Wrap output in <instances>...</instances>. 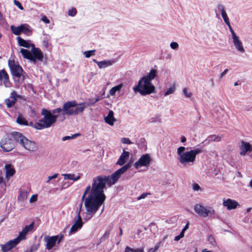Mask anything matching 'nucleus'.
I'll list each match as a JSON object with an SVG mask.
<instances>
[{"mask_svg": "<svg viewBox=\"0 0 252 252\" xmlns=\"http://www.w3.org/2000/svg\"><path fill=\"white\" fill-rule=\"evenodd\" d=\"M21 96L16 94V93L14 91L11 93V96L9 98H7L5 100V103L8 108L11 107L13 106L15 101L17 98H20Z\"/></svg>", "mask_w": 252, "mask_h": 252, "instance_id": "obj_17", "label": "nucleus"}, {"mask_svg": "<svg viewBox=\"0 0 252 252\" xmlns=\"http://www.w3.org/2000/svg\"><path fill=\"white\" fill-rule=\"evenodd\" d=\"M16 122L18 124L21 125H30V124H29L28 122L23 117L21 114H20L18 116V118H17Z\"/></svg>", "mask_w": 252, "mask_h": 252, "instance_id": "obj_28", "label": "nucleus"}, {"mask_svg": "<svg viewBox=\"0 0 252 252\" xmlns=\"http://www.w3.org/2000/svg\"><path fill=\"white\" fill-rule=\"evenodd\" d=\"M151 195V193H150V192L143 193L137 198V200H139L142 199H144V198H146L147 196V195Z\"/></svg>", "mask_w": 252, "mask_h": 252, "instance_id": "obj_45", "label": "nucleus"}, {"mask_svg": "<svg viewBox=\"0 0 252 252\" xmlns=\"http://www.w3.org/2000/svg\"><path fill=\"white\" fill-rule=\"evenodd\" d=\"M184 236V232H183V231H181V232L180 233V234L175 237V238H174V240L175 241H179L181 238H183V237Z\"/></svg>", "mask_w": 252, "mask_h": 252, "instance_id": "obj_47", "label": "nucleus"}, {"mask_svg": "<svg viewBox=\"0 0 252 252\" xmlns=\"http://www.w3.org/2000/svg\"><path fill=\"white\" fill-rule=\"evenodd\" d=\"M77 13V10L75 8H72L69 9L67 12V14L70 16H74Z\"/></svg>", "mask_w": 252, "mask_h": 252, "instance_id": "obj_39", "label": "nucleus"}, {"mask_svg": "<svg viewBox=\"0 0 252 252\" xmlns=\"http://www.w3.org/2000/svg\"><path fill=\"white\" fill-rule=\"evenodd\" d=\"M192 189L194 191H198L200 189V187L197 184L194 183L192 185Z\"/></svg>", "mask_w": 252, "mask_h": 252, "instance_id": "obj_49", "label": "nucleus"}, {"mask_svg": "<svg viewBox=\"0 0 252 252\" xmlns=\"http://www.w3.org/2000/svg\"><path fill=\"white\" fill-rule=\"evenodd\" d=\"M114 62L110 60H105L97 63V65L100 69L106 68L113 64Z\"/></svg>", "mask_w": 252, "mask_h": 252, "instance_id": "obj_25", "label": "nucleus"}, {"mask_svg": "<svg viewBox=\"0 0 252 252\" xmlns=\"http://www.w3.org/2000/svg\"><path fill=\"white\" fill-rule=\"evenodd\" d=\"M94 50H91L88 51H86L84 52V54L85 55L86 58H89L92 55H94Z\"/></svg>", "mask_w": 252, "mask_h": 252, "instance_id": "obj_41", "label": "nucleus"}, {"mask_svg": "<svg viewBox=\"0 0 252 252\" xmlns=\"http://www.w3.org/2000/svg\"><path fill=\"white\" fill-rule=\"evenodd\" d=\"M77 218V220L75 221L74 224L70 228L69 234L75 233L78 229H81L83 226L84 222L82 221L81 216H79Z\"/></svg>", "mask_w": 252, "mask_h": 252, "instance_id": "obj_16", "label": "nucleus"}, {"mask_svg": "<svg viewBox=\"0 0 252 252\" xmlns=\"http://www.w3.org/2000/svg\"><path fill=\"white\" fill-rule=\"evenodd\" d=\"M15 144L13 139L8 137L1 139L0 147L4 152H8L12 151L15 147Z\"/></svg>", "mask_w": 252, "mask_h": 252, "instance_id": "obj_7", "label": "nucleus"}, {"mask_svg": "<svg viewBox=\"0 0 252 252\" xmlns=\"http://www.w3.org/2000/svg\"><path fill=\"white\" fill-rule=\"evenodd\" d=\"M76 110H83L84 109V104H79V105L75 101H68L63 104V110L60 108L56 109L55 110H68L69 109L77 106Z\"/></svg>", "mask_w": 252, "mask_h": 252, "instance_id": "obj_12", "label": "nucleus"}, {"mask_svg": "<svg viewBox=\"0 0 252 252\" xmlns=\"http://www.w3.org/2000/svg\"><path fill=\"white\" fill-rule=\"evenodd\" d=\"M37 197L36 194L32 195L30 198V202H33L36 201L37 200Z\"/></svg>", "mask_w": 252, "mask_h": 252, "instance_id": "obj_51", "label": "nucleus"}, {"mask_svg": "<svg viewBox=\"0 0 252 252\" xmlns=\"http://www.w3.org/2000/svg\"><path fill=\"white\" fill-rule=\"evenodd\" d=\"M110 233V230H108L105 232L102 237L100 238V242L104 241L109 236Z\"/></svg>", "mask_w": 252, "mask_h": 252, "instance_id": "obj_37", "label": "nucleus"}, {"mask_svg": "<svg viewBox=\"0 0 252 252\" xmlns=\"http://www.w3.org/2000/svg\"><path fill=\"white\" fill-rule=\"evenodd\" d=\"M202 252H210L207 251L206 249H205V250H203Z\"/></svg>", "mask_w": 252, "mask_h": 252, "instance_id": "obj_64", "label": "nucleus"}, {"mask_svg": "<svg viewBox=\"0 0 252 252\" xmlns=\"http://www.w3.org/2000/svg\"><path fill=\"white\" fill-rule=\"evenodd\" d=\"M151 158L148 154L142 155L139 159L135 162L134 167L136 169H138L142 166H148L149 165Z\"/></svg>", "mask_w": 252, "mask_h": 252, "instance_id": "obj_10", "label": "nucleus"}, {"mask_svg": "<svg viewBox=\"0 0 252 252\" xmlns=\"http://www.w3.org/2000/svg\"><path fill=\"white\" fill-rule=\"evenodd\" d=\"M223 205L229 210L235 209L239 205L238 202L230 198L227 199L226 200H224Z\"/></svg>", "mask_w": 252, "mask_h": 252, "instance_id": "obj_19", "label": "nucleus"}, {"mask_svg": "<svg viewBox=\"0 0 252 252\" xmlns=\"http://www.w3.org/2000/svg\"><path fill=\"white\" fill-rule=\"evenodd\" d=\"M19 44L22 47L30 48L32 47L31 51L25 49H21L20 53L25 59H28L35 63L37 61H42L43 58L41 51L37 48H35L33 44L18 36L17 37Z\"/></svg>", "mask_w": 252, "mask_h": 252, "instance_id": "obj_3", "label": "nucleus"}, {"mask_svg": "<svg viewBox=\"0 0 252 252\" xmlns=\"http://www.w3.org/2000/svg\"><path fill=\"white\" fill-rule=\"evenodd\" d=\"M8 65L11 70L12 74L17 77H20L23 72L22 67L13 60H10L8 62Z\"/></svg>", "mask_w": 252, "mask_h": 252, "instance_id": "obj_9", "label": "nucleus"}, {"mask_svg": "<svg viewBox=\"0 0 252 252\" xmlns=\"http://www.w3.org/2000/svg\"><path fill=\"white\" fill-rule=\"evenodd\" d=\"M221 139V137L220 136L216 135H211L208 137V138L206 140H208L209 142L211 141H220Z\"/></svg>", "mask_w": 252, "mask_h": 252, "instance_id": "obj_31", "label": "nucleus"}, {"mask_svg": "<svg viewBox=\"0 0 252 252\" xmlns=\"http://www.w3.org/2000/svg\"><path fill=\"white\" fill-rule=\"evenodd\" d=\"M161 242H159L157 243L155 246V247L153 248V249L155 250V251H157L160 247V246Z\"/></svg>", "mask_w": 252, "mask_h": 252, "instance_id": "obj_53", "label": "nucleus"}, {"mask_svg": "<svg viewBox=\"0 0 252 252\" xmlns=\"http://www.w3.org/2000/svg\"><path fill=\"white\" fill-rule=\"evenodd\" d=\"M39 246L40 244L39 243L37 244H34L31 247L30 250L29 251H30V252H33L34 251H36L38 249Z\"/></svg>", "mask_w": 252, "mask_h": 252, "instance_id": "obj_38", "label": "nucleus"}, {"mask_svg": "<svg viewBox=\"0 0 252 252\" xmlns=\"http://www.w3.org/2000/svg\"><path fill=\"white\" fill-rule=\"evenodd\" d=\"M122 143L126 144H131L132 142L128 138H123L121 139Z\"/></svg>", "mask_w": 252, "mask_h": 252, "instance_id": "obj_43", "label": "nucleus"}, {"mask_svg": "<svg viewBox=\"0 0 252 252\" xmlns=\"http://www.w3.org/2000/svg\"><path fill=\"white\" fill-rule=\"evenodd\" d=\"M227 26L229 28V29L231 32V34H232V38L237 36V35L235 34L234 31L233 30V29L230 25V24H229V25H227Z\"/></svg>", "mask_w": 252, "mask_h": 252, "instance_id": "obj_48", "label": "nucleus"}, {"mask_svg": "<svg viewBox=\"0 0 252 252\" xmlns=\"http://www.w3.org/2000/svg\"><path fill=\"white\" fill-rule=\"evenodd\" d=\"M64 176L65 179L73 180L75 181L78 180L80 178L79 176H77L76 178H75V175L73 174H64Z\"/></svg>", "mask_w": 252, "mask_h": 252, "instance_id": "obj_34", "label": "nucleus"}, {"mask_svg": "<svg viewBox=\"0 0 252 252\" xmlns=\"http://www.w3.org/2000/svg\"><path fill=\"white\" fill-rule=\"evenodd\" d=\"M203 151L199 148L191 150L184 152L178 159L180 163L184 166L192 165L195 161L197 155L202 153Z\"/></svg>", "mask_w": 252, "mask_h": 252, "instance_id": "obj_5", "label": "nucleus"}, {"mask_svg": "<svg viewBox=\"0 0 252 252\" xmlns=\"http://www.w3.org/2000/svg\"><path fill=\"white\" fill-rule=\"evenodd\" d=\"M195 212L200 217L206 218L209 215L214 214L215 212L213 210L208 209L200 204H196L194 207Z\"/></svg>", "mask_w": 252, "mask_h": 252, "instance_id": "obj_8", "label": "nucleus"}, {"mask_svg": "<svg viewBox=\"0 0 252 252\" xmlns=\"http://www.w3.org/2000/svg\"><path fill=\"white\" fill-rule=\"evenodd\" d=\"M51 111H41L43 118L39 122H30V126L38 129H42L50 127L56 121L57 116L53 115Z\"/></svg>", "mask_w": 252, "mask_h": 252, "instance_id": "obj_4", "label": "nucleus"}, {"mask_svg": "<svg viewBox=\"0 0 252 252\" xmlns=\"http://www.w3.org/2000/svg\"><path fill=\"white\" fill-rule=\"evenodd\" d=\"M6 169V177L8 178L14 175L15 170L12 168L11 164H6L5 166Z\"/></svg>", "mask_w": 252, "mask_h": 252, "instance_id": "obj_26", "label": "nucleus"}, {"mask_svg": "<svg viewBox=\"0 0 252 252\" xmlns=\"http://www.w3.org/2000/svg\"><path fill=\"white\" fill-rule=\"evenodd\" d=\"M232 38L233 43L237 51L240 53H244L245 50L243 46V43L242 41L239 39V37L237 36Z\"/></svg>", "mask_w": 252, "mask_h": 252, "instance_id": "obj_18", "label": "nucleus"}, {"mask_svg": "<svg viewBox=\"0 0 252 252\" xmlns=\"http://www.w3.org/2000/svg\"><path fill=\"white\" fill-rule=\"evenodd\" d=\"M186 141V138L185 136H183L181 137V142L184 143Z\"/></svg>", "mask_w": 252, "mask_h": 252, "instance_id": "obj_58", "label": "nucleus"}, {"mask_svg": "<svg viewBox=\"0 0 252 252\" xmlns=\"http://www.w3.org/2000/svg\"><path fill=\"white\" fill-rule=\"evenodd\" d=\"M20 242L19 240L16 238L13 240L9 241L4 244H1L0 245L1 251L2 252H8L15 247Z\"/></svg>", "mask_w": 252, "mask_h": 252, "instance_id": "obj_11", "label": "nucleus"}, {"mask_svg": "<svg viewBox=\"0 0 252 252\" xmlns=\"http://www.w3.org/2000/svg\"><path fill=\"white\" fill-rule=\"evenodd\" d=\"M189 228V223H187L186 225L185 226L184 228L182 229V231L183 232H185V231L187 229Z\"/></svg>", "mask_w": 252, "mask_h": 252, "instance_id": "obj_57", "label": "nucleus"}, {"mask_svg": "<svg viewBox=\"0 0 252 252\" xmlns=\"http://www.w3.org/2000/svg\"><path fill=\"white\" fill-rule=\"evenodd\" d=\"M130 166V163H128L111 175L97 176L93 178L92 186L89 185L86 187L81 198L85 201L87 211L85 220L91 219L105 200L104 189L106 185L109 187L114 185Z\"/></svg>", "mask_w": 252, "mask_h": 252, "instance_id": "obj_1", "label": "nucleus"}, {"mask_svg": "<svg viewBox=\"0 0 252 252\" xmlns=\"http://www.w3.org/2000/svg\"><path fill=\"white\" fill-rule=\"evenodd\" d=\"M175 91V87L174 86H173L167 90V91L164 93V96H166L174 93Z\"/></svg>", "mask_w": 252, "mask_h": 252, "instance_id": "obj_36", "label": "nucleus"}, {"mask_svg": "<svg viewBox=\"0 0 252 252\" xmlns=\"http://www.w3.org/2000/svg\"><path fill=\"white\" fill-rule=\"evenodd\" d=\"M185 150V148L183 146H181L177 149V154L178 157L181 156L184 153Z\"/></svg>", "mask_w": 252, "mask_h": 252, "instance_id": "obj_40", "label": "nucleus"}, {"mask_svg": "<svg viewBox=\"0 0 252 252\" xmlns=\"http://www.w3.org/2000/svg\"><path fill=\"white\" fill-rule=\"evenodd\" d=\"M240 147V154L241 156H245L248 153L252 152V145L248 142L241 141Z\"/></svg>", "mask_w": 252, "mask_h": 252, "instance_id": "obj_13", "label": "nucleus"}, {"mask_svg": "<svg viewBox=\"0 0 252 252\" xmlns=\"http://www.w3.org/2000/svg\"><path fill=\"white\" fill-rule=\"evenodd\" d=\"M225 23L227 25H229L230 24V22H229V18L228 17V16L223 18Z\"/></svg>", "mask_w": 252, "mask_h": 252, "instance_id": "obj_56", "label": "nucleus"}, {"mask_svg": "<svg viewBox=\"0 0 252 252\" xmlns=\"http://www.w3.org/2000/svg\"><path fill=\"white\" fill-rule=\"evenodd\" d=\"M35 112H36V111H31V116H33V115H35Z\"/></svg>", "mask_w": 252, "mask_h": 252, "instance_id": "obj_63", "label": "nucleus"}, {"mask_svg": "<svg viewBox=\"0 0 252 252\" xmlns=\"http://www.w3.org/2000/svg\"><path fill=\"white\" fill-rule=\"evenodd\" d=\"M208 241L212 244H214L215 243L214 237L212 235H209L208 237Z\"/></svg>", "mask_w": 252, "mask_h": 252, "instance_id": "obj_50", "label": "nucleus"}, {"mask_svg": "<svg viewBox=\"0 0 252 252\" xmlns=\"http://www.w3.org/2000/svg\"><path fill=\"white\" fill-rule=\"evenodd\" d=\"M63 238L64 236L63 234L48 237L46 238V249L48 250H51L56 245V242H57L58 244H59L61 243V242L63 240Z\"/></svg>", "mask_w": 252, "mask_h": 252, "instance_id": "obj_6", "label": "nucleus"}, {"mask_svg": "<svg viewBox=\"0 0 252 252\" xmlns=\"http://www.w3.org/2000/svg\"><path fill=\"white\" fill-rule=\"evenodd\" d=\"M170 47L174 50H176L179 47V44L176 42H172L170 44Z\"/></svg>", "mask_w": 252, "mask_h": 252, "instance_id": "obj_42", "label": "nucleus"}, {"mask_svg": "<svg viewBox=\"0 0 252 252\" xmlns=\"http://www.w3.org/2000/svg\"><path fill=\"white\" fill-rule=\"evenodd\" d=\"M21 145L25 149L31 152L35 151L38 149V147L34 142L31 141L27 138H25V140H24L23 143H22Z\"/></svg>", "mask_w": 252, "mask_h": 252, "instance_id": "obj_15", "label": "nucleus"}, {"mask_svg": "<svg viewBox=\"0 0 252 252\" xmlns=\"http://www.w3.org/2000/svg\"><path fill=\"white\" fill-rule=\"evenodd\" d=\"M0 81L6 87H9L10 81L9 80L8 75L4 70L0 71Z\"/></svg>", "mask_w": 252, "mask_h": 252, "instance_id": "obj_20", "label": "nucleus"}, {"mask_svg": "<svg viewBox=\"0 0 252 252\" xmlns=\"http://www.w3.org/2000/svg\"><path fill=\"white\" fill-rule=\"evenodd\" d=\"M129 157V153L128 152L124 151L122 153L121 155L120 156L119 159L117 161L116 164L119 165H124L126 163V160L128 159Z\"/></svg>", "mask_w": 252, "mask_h": 252, "instance_id": "obj_23", "label": "nucleus"}, {"mask_svg": "<svg viewBox=\"0 0 252 252\" xmlns=\"http://www.w3.org/2000/svg\"><path fill=\"white\" fill-rule=\"evenodd\" d=\"M183 93L184 96L187 98H191L192 94V93L189 91V90L186 88H184L183 90Z\"/></svg>", "mask_w": 252, "mask_h": 252, "instance_id": "obj_35", "label": "nucleus"}, {"mask_svg": "<svg viewBox=\"0 0 252 252\" xmlns=\"http://www.w3.org/2000/svg\"><path fill=\"white\" fill-rule=\"evenodd\" d=\"M148 252H155V250L153 249V248H150Z\"/></svg>", "mask_w": 252, "mask_h": 252, "instance_id": "obj_62", "label": "nucleus"}, {"mask_svg": "<svg viewBox=\"0 0 252 252\" xmlns=\"http://www.w3.org/2000/svg\"><path fill=\"white\" fill-rule=\"evenodd\" d=\"M34 227V222H32L30 225H26L21 232H20L17 237L20 241L26 239V235L28 232L32 231Z\"/></svg>", "mask_w": 252, "mask_h": 252, "instance_id": "obj_14", "label": "nucleus"}, {"mask_svg": "<svg viewBox=\"0 0 252 252\" xmlns=\"http://www.w3.org/2000/svg\"><path fill=\"white\" fill-rule=\"evenodd\" d=\"M41 20L46 24H48L50 23L49 20L47 18V17L46 16H43L41 18Z\"/></svg>", "mask_w": 252, "mask_h": 252, "instance_id": "obj_52", "label": "nucleus"}, {"mask_svg": "<svg viewBox=\"0 0 252 252\" xmlns=\"http://www.w3.org/2000/svg\"><path fill=\"white\" fill-rule=\"evenodd\" d=\"M104 121L106 123L110 126L114 125L117 120L114 116L113 111H109L107 116L104 117Z\"/></svg>", "mask_w": 252, "mask_h": 252, "instance_id": "obj_24", "label": "nucleus"}, {"mask_svg": "<svg viewBox=\"0 0 252 252\" xmlns=\"http://www.w3.org/2000/svg\"><path fill=\"white\" fill-rule=\"evenodd\" d=\"M57 111H53L54 114H55ZM58 112H62V114L63 116L66 115L67 116L76 115H78L79 111H57Z\"/></svg>", "mask_w": 252, "mask_h": 252, "instance_id": "obj_33", "label": "nucleus"}, {"mask_svg": "<svg viewBox=\"0 0 252 252\" xmlns=\"http://www.w3.org/2000/svg\"><path fill=\"white\" fill-rule=\"evenodd\" d=\"M57 176H58L57 174H55L54 175H53L52 176H49L48 180L47 182H49L52 179H55L56 178H57Z\"/></svg>", "mask_w": 252, "mask_h": 252, "instance_id": "obj_54", "label": "nucleus"}, {"mask_svg": "<svg viewBox=\"0 0 252 252\" xmlns=\"http://www.w3.org/2000/svg\"><path fill=\"white\" fill-rule=\"evenodd\" d=\"M125 252H144V248L133 249L127 246L125 249Z\"/></svg>", "mask_w": 252, "mask_h": 252, "instance_id": "obj_29", "label": "nucleus"}, {"mask_svg": "<svg viewBox=\"0 0 252 252\" xmlns=\"http://www.w3.org/2000/svg\"><path fill=\"white\" fill-rule=\"evenodd\" d=\"M14 4L17 6V7H18V8L21 9V10H23L24 8L22 6V5H21V3L20 2H19L18 1H17V0H14Z\"/></svg>", "mask_w": 252, "mask_h": 252, "instance_id": "obj_46", "label": "nucleus"}, {"mask_svg": "<svg viewBox=\"0 0 252 252\" xmlns=\"http://www.w3.org/2000/svg\"><path fill=\"white\" fill-rule=\"evenodd\" d=\"M81 209L82 208H79V210H78L77 214V217H78L79 216H81L80 215V213H81Z\"/></svg>", "mask_w": 252, "mask_h": 252, "instance_id": "obj_59", "label": "nucleus"}, {"mask_svg": "<svg viewBox=\"0 0 252 252\" xmlns=\"http://www.w3.org/2000/svg\"><path fill=\"white\" fill-rule=\"evenodd\" d=\"M227 71H228V69H225V70H224V71H223V72L220 74V79H221V78L223 77V76H224V75L226 74V73L227 72Z\"/></svg>", "mask_w": 252, "mask_h": 252, "instance_id": "obj_55", "label": "nucleus"}, {"mask_svg": "<svg viewBox=\"0 0 252 252\" xmlns=\"http://www.w3.org/2000/svg\"><path fill=\"white\" fill-rule=\"evenodd\" d=\"M157 73L156 69H151L149 73L139 80L137 85L133 88L134 92L143 95L154 93L155 87L151 81L157 76Z\"/></svg>", "mask_w": 252, "mask_h": 252, "instance_id": "obj_2", "label": "nucleus"}, {"mask_svg": "<svg viewBox=\"0 0 252 252\" xmlns=\"http://www.w3.org/2000/svg\"><path fill=\"white\" fill-rule=\"evenodd\" d=\"M28 195V193L27 191L22 190L20 193L18 199L19 200L24 201L27 198Z\"/></svg>", "mask_w": 252, "mask_h": 252, "instance_id": "obj_32", "label": "nucleus"}, {"mask_svg": "<svg viewBox=\"0 0 252 252\" xmlns=\"http://www.w3.org/2000/svg\"><path fill=\"white\" fill-rule=\"evenodd\" d=\"M123 234V230L122 229L121 227L120 228V232H119V236H122Z\"/></svg>", "mask_w": 252, "mask_h": 252, "instance_id": "obj_60", "label": "nucleus"}, {"mask_svg": "<svg viewBox=\"0 0 252 252\" xmlns=\"http://www.w3.org/2000/svg\"><path fill=\"white\" fill-rule=\"evenodd\" d=\"M123 86V84H120L119 85L113 87L109 91V94L111 96H114L117 92H120Z\"/></svg>", "mask_w": 252, "mask_h": 252, "instance_id": "obj_27", "label": "nucleus"}, {"mask_svg": "<svg viewBox=\"0 0 252 252\" xmlns=\"http://www.w3.org/2000/svg\"><path fill=\"white\" fill-rule=\"evenodd\" d=\"M221 16H222V18H225V17H227V15L226 12H224V13H222V14H221Z\"/></svg>", "mask_w": 252, "mask_h": 252, "instance_id": "obj_61", "label": "nucleus"}, {"mask_svg": "<svg viewBox=\"0 0 252 252\" xmlns=\"http://www.w3.org/2000/svg\"><path fill=\"white\" fill-rule=\"evenodd\" d=\"M11 29L12 31V32L15 35H19L22 32H26L29 31L28 27L25 25H23L17 27L11 26Z\"/></svg>", "mask_w": 252, "mask_h": 252, "instance_id": "obj_21", "label": "nucleus"}, {"mask_svg": "<svg viewBox=\"0 0 252 252\" xmlns=\"http://www.w3.org/2000/svg\"><path fill=\"white\" fill-rule=\"evenodd\" d=\"M77 135H80L79 133L73 134L71 137L69 136H66L63 138V140L65 141L66 140L70 139L71 138H75Z\"/></svg>", "mask_w": 252, "mask_h": 252, "instance_id": "obj_44", "label": "nucleus"}, {"mask_svg": "<svg viewBox=\"0 0 252 252\" xmlns=\"http://www.w3.org/2000/svg\"><path fill=\"white\" fill-rule=\"evenodd\" d=\"M225 12H226V11H225V7L222 4H219L217 5L216 8V12L217 15H218V14L219 13H220L221 15L222 13H223Z\"/></svg>", "mask_w": 252, "mask_h": 252, "instance_id": "obj_30", "label": "nucleus"}, {"mask_svg": "<svg viewBox=\"0 0 252 252\" xmlns=\"http://www.w3.org/2000/svg\"><path fill=\"white\" fill-rule=\"evenodd\" d=\"M11 136L14 141H15L21 145L22 143H24V141L25 140V138H26L22 133L16 131L12 132L11 133Z\"/></svg>", "mask_w": 252, "mask_h": 252, "instance_id": "obj_22", "label": "nucleus"}]
</instances>
